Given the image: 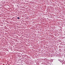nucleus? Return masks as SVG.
Here are the masks:
<instances>
[{
	"mask_svg": "<svg viewBox=\"0 0 65 65\" xmlns=\"http://www.w3.org/2000/svg\"><path fill=\"white\" fill-rule=\"evenodd\" d=\"M17 19H20V17H18V18H17Z\"/></svg>",
	"mask_w": 65,
	"mask_h": 65,
	"instance_id": "1",
	"label": "nucleus"
}]
</instances>
